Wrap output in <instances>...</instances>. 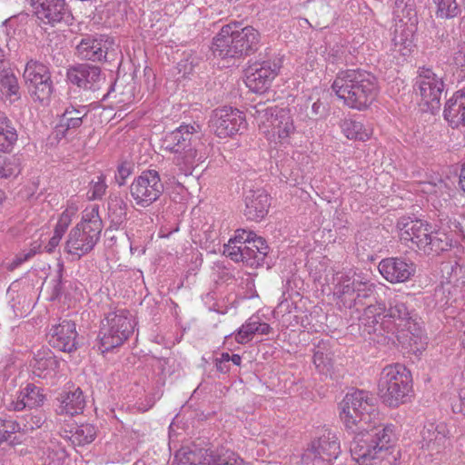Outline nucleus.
Masks as SVG:
<instances>
[{"label": "nucleus", "instance_id": "nucleus-1", "mask_svg": "<svg viewBox=\"0 0 465 465\" xmlns=\"http://www.w3.org/2000/svg\"><path fill=\"white\" fill-rule=\"evenodd\" d=\"M331 89L344 104L359 111L368 108L378 94L376 77L360 69L339 72Z\"/></svg>", "mask_w": 465, "mask_h": 465}, {"label": "nucleus", "instance_id": "nucleus-2", "mask_svg": "<svg viewBox=\"0 0 465 465\" xmlns=\"http://www.w3.org/2000/svg\"><path fill=\"white\" fill-rule=\"evenodd\" d=\"M261 35L252 26L242 27L238 22L223 25L213 40V53L222 59L242 58L260 47Z\"/></svg>", "mask_w": 465, "mask_h": 465}, {"label": "nucleus", "instance_id": "nucleus-3", "mask_svg": "<svg viewBox=\"0 0 465 465\" xmlns=\"http://www.w3.org/2000/svg\"><path fill=\"white\" fill-rule=\"evenodd\" d=\"M351 432L355 436L351 442L350 452L360 465H371L383 450H389L396 441L392 424L371 425Z\"/></svg>", "mask_w": 465, "mask_h": 465}, {"label": "nucleus", "instance_id": "nucleus-4", "mask_svg": "<svg viewBox=\"0 0 465 465\" xmlns=\"http://www.w3.org/2000/svg\"><path fill=\"white\" fill-rule=\"evenodd\" d=\"M376 399L369 391L348 392L339 405L340 418L349 431L382 424L375 407Z\"/></svg>", "mask_w": 465, "mask_h": 465}, {"label": "nucleus", "instance_id": "nucleus-5", "mask_svg": "<svg viewBox=\"0 0 465 465\" xmlns=\"http://www.w3.org/2000/svg\"><path fill=\"white\" fill-rule=\"evenodd\" d=\"M364 318L371 319L368 323L373 325L380 323L389 331H409L412 335H418L420 327L416 322L415 315L411 311L403 297L396 296L389 302L386 310L384 305H370L364 310Z\"/></svg>", "mask_w": 465, "mask_h": 465}, {"label": "nucleus", "instance_id": "nucleus-6", "mask_svg": "<svg viewBox=\"0 0 465 465\" xmlns=\"http://www.w3.org/2000/svg\"><path fill=\"white\" fill-rule=\"evenodd\" d=\"M251 111L258 123L259 130L274 143H284L295 132L293 119L289 108L255 104Z\"/></svg>", "mask_w": 465, "mask_h": 465}, {"label": "nucleus", "instance_id": "nucleus-7", "mask_svg": "<svg viewBox=\"0 0 465 465\" xmlns=\"http://www.w3.org/2000/svg\"><path fill=\"white\" fill-rule=\"evenodd\" d=\"M412 390L411 371L402 364L384 367L378 382L379 395L390 407L404 403Z\"/></svg>", "mask_w": 465, "mask_h": 465}, {"label": "nucleus", "instance_id": "nucleus-8", "mask_svg": "<svg viewBox=\"0 0 465 465\" xmlns=\"http://www.w3.org/2000/svg\"><path fill=\"white\" fill-rule=\"evenodd\" d=\"M102 230L103 222L98 211L92 209L85 213L82 221L68 234L64 248L66 252L77 259L90 252L99 241Z\"/></svg>", "mask_w": 465, "mask_h": 465}, {"label": "nucleus", "instance_id": "nucleus-9", "mask_svg": "<svg viewBox=\"0 0 465 465\" xmlns=\"http://www.w3.org/2000/svg\"><path fill=\"white\" fill-rule=\"evenodd\" d=\"M132 314L124 309L107 313L100 331V347L102 352L120 346L134 331Z\"/></svg>", "mask_w": 465, "mask_h": 465}, {"label": "nucleus", "instance_id": "nucleus-10", "mask_svg": "<svg viewBox=\"0 0 465 465\" xmlns=\"http://www.w3.org/2000/svg\"><path fill=\"white\" fill-rule=\"evenodd\" d=\"M177 465H249L239 455L229 450H212L184 447L175 455Z\"/></svg>", "mask_w": 465, "mask_h": 465}, {"label": "nucleus", "instance_id": "nucleus-11", "mask_svg": "<svg viewBox=\"0 0 465 465\" xmlns=\"http://www.w3.org/2000/svg\"><path fill=\"white\" fill-rule=\"evenodd\" d=\"M23 78L34 100L45 103L50 99L54 84L47 65L36 60H29L25 64Z\"/></svg>", "mask_w": 465, "mask_h": 465}, {"label": "nucleus", "instance_id": "nucleus-12", "mask_svg": "<svg viewBox=\"0 0 465 465\" xmlns=\"http://www.w3.org/2000/svg\"><path fill=\"white\" fill-rule=\"evenodd\" d=\"M129 190L136 205L145 208L160 198L164 187L157 171L146 170L132 182Z\"/></svg>", "mask_w": 465, "mask_h": 465}, {"label": "nucleus", "instance_id": "nucleus-13", "mask_svg": "<svg viewBox=\"0 0 465 465\" xmlns=\"http://www.w3.org/2000/svg\"><path fill=\"white\" fill-rule=\"evenodd\" d=\"M341 453L340 441L337 435L330 430L324 431L302 455L305 465H330Z\"/></svg>", "mask_w": 465, "mask_h": 465}, {"label": "nucleus", "instance_id": "nucleus-14", "mask_svg": "<svg viewBox=\"0 0 465 465\" xmlns=\"http://www.w3.org/2000/svg\"><path fill=\"white\" fill-rule=\"evenodd\" d=\"M244 124L242 113L227 106L213 110L209 120L210 128L220 138L235 134Z\"/></svg>", "mask_w": 465, "mask_h": 465}, {"label": "nucleus", "instance_id": "nucleus-15", "mask_svg": "<svg viewBox=\"0 0 465 465\" xmlns=\"http://www.w3.org/2000/svg\"><path fill=\"white\" fill-rule=\"evenodd\" d=\"M443 89L442 78L431 69L421 68L420 70L415 83V91L431 111L439 109Z\"/></svg>", "mask_w": 465, "mask_h": 465}, {"label": "nucleus", "instance_id": "nucleus-16", "mask_svg": "<svg viewBox=\"0 0 465 465\" xmlns=\"http://www.w3.org/2000/svg\"><path fill=\"white\" fill-rule=\"evenodd\" d=\"M280 68V60L255 63L246 70L245 84L252 92L262 93L269 88Z\"/></svg>", "mask_w": 465, "mask_h": 465}, {"label": "nucleus", "instance_id": "nucleus-17", "mask_svg": "<svg viewBox=\"0 0 465 465\" xmlns=\"http://www.w3.org/2000/svg\"><path fill=\"white\" fill-rule=\"evenodd\" d=\"M67 80L78 87L97 92L105 84V75L100 67L89 64H79L70 67L66 73Z\"/></svg>", "mask_w": 465, "mask_h": 465}, {"label": "nucleus", "instance_id": "nucleus-18", "mask_svg": "<svg viewBox=\"0 0 465 465\" xmlns=\"http://www.w3.org/2000/svg\"><path fill=\"white\" fill-rule=\"evenodd\" d=\"M38 20L52 26L65 20L70 10L65 0H29Z\"/></svg>", "mask_w": 465, "mask_h": 465}, {"label": "nucleus", "instance_id": "nucleus-19", "mask_svg": "<svg viewBox=\"0 0 465 465\" xmlns=\"http://www.w3.org/2000/svg\"><path fill=\"white\" fill-rule=\"evenodd\" d=\"M48 342L53 347L64 352H72L77 349V332L75 323L64 320L53 325L47 333Z\"/></svg>", "mask_w": 465, "mask_h": 465}, {"label": "nucleus", "instance_id": "nucleus-20", "mask_svg": "<svg viewBox=\"0 0 465 465\" xmlns=\"http://www.w3.org/2000/svg\"><path fill=\"white\" fill-rule=\"evenodd\" d=\"M199 125L182 124L175 130L165 134L162 140V148L176 153L194 146L198 138Z\"/></svg>", "mask_w": 465, "mask_h": 465}, {"label": "nucleus", "instance_id": "nucleus-21", "mask_svg": "<svg viewBox=\"0 0 465 465\" xmlns=\"http://www.w3.org/2000/svg\"><path fill=\"white\" fill-rule=\"evenodd\" d=\"M399 237L402 242H411L419 249L426 245L425 239L429 236L430 226L421 220L402 217L397 223Z\"/></svg>", "mask_w": 465, "mask_h": 465}, {"label": "nucleus", "instance_id": "nucleus-22", "mask_svg": "<svg viewBox=\"0 0 465 465\" xmlns=\"http://www.w3.org/2000/svg\"><path fill=\"white\" fill-rule=\"evenodd\" d=\"M378 269L384 279L391 283L407 282L415 273L412 262L398 257L381 260Z\"/></svg>", "mask_w": 465, "mask_h": 465}, {"label": "nucleus", "instance_id": "nucleus-23", "mask_svg": "<svg viewBox=\"0 0 465 465\" xmlns=\"http://www.w3.org/2000/svg\"><path fill=\"white\" fill-rule=\"evenodd\" d=\"M334 295L346 308H351L356 299L361 297V287L366 285L348 273H338L334 278Z\"/></svg>", "mask_w": 465, "mask_h": 465}, {"label": "nucleus", "instance_id": "nucleus-24", "mask_svg": "<svg viewBox=\"0 0 465 465\" xmlns=\"http://www.w3.org/2000/svg\"><path fill=\"white\" fill-rule=\"evenodd\" d=\"M30 365L35 377L52 381L58 372L60 361L49 349H42L35 354Z\"/></svg>", "mask_w": 465, "mask_h": 465}, {"label": "nucleus", "instance_id": "nucleus-25", "mask_svg": "<svg viewBox=\"0 0 465 465\" xmlns=\"http://www.w3.org/2000/svg\"><path fill=\"white\" fill-rule=\"evenodd\" d=\"M244 203V216L247 220L260 222L268 213L270 197L263 189L248 191Z\"/></svg>", "mask_w": 465, "mask_h": 465}, {"label": "nucleus", "instance_id": "nucleus-26", "mask_svg": "<svg viewBox=\"0 0 465 465\" xmlns=\"http://www.w3.org/2000/svg\"><path fill=\"white\" fill-rule=\"evenodd\" d=\"M107 43L102 37L90 35L81 39L76 46L77 54L81 59L93 62L106 61Z\"/></svg>", "mask_w": 465, "mask_h": 465}, {"label": "nucleus", "instance_id": "nucleus-27", "mask_svg": "<svg viewBox=\"0 0 465 465\" xmlns=\"http://www.w3.org/2000/svg\"><path fill=\"white\" fill-rule=\"evenodd\" d=\"M421 448L440 452L447 442V427L444 423L425 424L421 432Z\"/></svg>", "mask_w": 465, "mask_h": 465}, {"label": "nucleus", "instance_id": "nucleus-28", "mask_svg": "<svg viewBox=\"0 0 465 465\" xmlns=\"http://www.w3.org/2000/svg\"><path fill=\"white\" fill-rule=\"evenodd\" d=\"M443 114L452 128L465 125V89L457 91L447 101Z\"/></svg>", "mask_w": 465, "mask_h": 465}, {"label": "nucleus", "instance_id": "nucleus-29", "mask_svg": "<svg viewBox=\"0 0 465 465\" xmlns=\"http://www.w3.org/2000/svg\"><path fill=\"white\" fill-rule=\"evenodd\" d=\"M88 113L86 105L74 106L71 104L67 106L61 117L60 124L56 127V135L65 136L69 130L79 128Z\"/></svg>", "mask_w": 465, "mask_h": 465}, {"label": "nucleus", "instance_id": "nucleus-30", "mask_svg": "<svg viewBox=\"0 0 465 465\" xmlns=\"http://www.w3.org/2000/svg\"><path fill=\"white\" fill-rule=\"evenodd\" d=\"M60 405L56 409L58 414H69L74 416L81 413L85 406V401L83 391L80 388L75 389L64 394H61L58 399Z\"/></svg>", "mask_w": 465, "mask_h": 465}, {"label": "nucleus", "instance_id": "nucleus-31", "mask_svg": "<svg viewBox=\"0 0 465 465\" xmlns=\"http://www.w3.org/2000/svg\"><path fill=\"white\" fill-rule=\"evenodd\" d=\"M313 363L320 372L328 371L333 363L331 340H321L314 344Z\"/></svg>", "mask_w": 465, "mask_h": 465}, {"label": "nucleus", "instance_id": "nucleus-32", "mask_svg": "<svg viewBox=\"0 0 465 465\" xmlns=\"http://www.w3.org/2000/svg\"><path fill=\"white\" fill-rule=\"evenodd\" d=\"M272 330V328L268 323L260 322L258 319L252 317L239 329L235 340L238 343L243 344L251 341L253 334L267 335Z\"/></svg>", "mask_w": 465, "mask_h": 465}, {"label": "nucleus", "instance_id": "nucleus-33", "mask_svg": "<svg viewBox=\"0 0 465 465\" xmlns=\"http://www.w3.org/2000/svg\"><path fill=\"white\" fill-rule=\"evenodd\" d=\"M17 133L7 116L0 112V152H11L17 141Z\"/></svg>", "mask_w": 465, "mask_h": 465}, {"label": "nucleus", "instance_id": "nucleus-34", "mask_svg": "<svg viewBox=\"0 0 465 465\" xmlns=\"http://www.w3.org/2000/svg\"><path fill=\"white\" fill-rule=\"evenodd\" d=\"M126 209L127 204L120 195L110 194L108 198V215L113 226L118 228L126 221Z\"/></svg>", "mask_w": 465, "mask_h": 465}, {"label": "nucleus", "instance_id": "nucleus-35", "mask_svg": "<svg viewBox=\"0 0 465 465\" xmlns=\"http://www.w3.org/2000/svg\"><path fill=\"white\" fill-rule=\"evenodd\" d=\"M426 245H422L420 250L427 254H440L448 251L451 246V241L449 236L440 232H430L425 239Z\"/></svg>", "mask_w": 465, "mask_h": 465}, {"label": "nucleus", "instance_id": "nucleus-36", "mask_svg": "<svg viewBox=\"0 0 465 465\" xmlns=\"http://www.w3.org/2000/svg\"><path fill=\"white\" fill-rule=\"evenodd\" d=\"M248 250L247 265L251 267H258L262 265L263 261L269 252V246L266 241L262 237L251 240L246 245Z\"/></svg>", "mask_w": 465, "mask_h": 465}, {"label": "nucleus", "instance_id": "nucleus-37", "mask_svg": "<svg viewBox=\"0 0 465 465\" xmlns=\"http://www.w3.org/2000/svg\"><path fill=\"white\" fill-rule=\"evenodd\" d=\"M175 154L174 163L185 175L191 174L197 163L201 160V157H197L195 145Z\"/></svg>", "mask_w": 465, "mask_h": 465}, {"label": "nucleus", "instance_id": "nucleus-38", "mask_svg": "<svg viewBox=\"0 0 465 465\" xmlns=\"http://www.w3.org/2000/svg\"><path fill=\"white\" fill-rule=\"evenodd\" d=\"M69 433L70 435H65V437L74 445L84 446L94 440L97 430L94 425L86 423L75 427L74 430H70Z\"/></svg>", "mask_w": 465, "mask_h": 465}, {"label": "nucleus", "instance_id": "nucleus-39", "mask_svg": "<svg viewBox=\"0 0 465 465\" xmlns=\"http://www.w3.org/2000/svg\"><path fill=\"white\" fill-rule=\"evenodd\" d=\"M436 5V15L441 19H452L462 13L461 0H432Z\"/></svg>", "mask_w": 465, "mask_h": 465}, {"label": "nucleus", "instance_id": "nucleus-40", "mask_svg": "<svg viewBox=\"0 0 465 465\" xmlns=\"http://www.w3.org/2000/svg\"><path fill=\"white\" fill-rule=\"evenodd\" d=\"M21 173L20 158L0 154V179L15 178Z\"/></svg>", "mask_w": 465, "mask_h": 465}, {"label": "nucleus", "instance_id": "nucleus-41", "mask_svg": "<svg viewBox=\"0 0 465 465\" xmlns=\"http://www.w3.org/2000/svg\"><path fill=\"white\" fill-rule=\"evenodd\" d=\"M341 130L345 136L351 140L364 141L369 137L362 123L353 119H345L341 124Z\"/></svg>", "mask_w": 465, "mask_h": 465}, {"label": "nucleus", "instance_id": "nucleus-42", "mask_svg": "<svg viewBox=\"0 0 465 465\" xmlns=\"http://www.w3.org/2000/svg\"><path fill=\"white\" fill-rule=\"evenodd\" d=\"M23 396V400L27 405V408L33 409L43 405L45 395L43 393V389L35 386L33 383H29L25 388L20 391Z\"/></svg>", "mask_w": 465, "mask_h": 465}, {"label": "nucleus", "instance_id": "nucleus-43", "mask_svg": "<svg viewBox=\"0 0 465 465\" xmlns=\"http://www.w3.org/2000/svg\"><path fill=\"white\" fill-rule=\"evenodd\" d=\"M248 250L246 245H239L229 240L223 246V254L230 257L234 262H242L247 264Z\"/></svg>", "mask_w": 465, "mask_h": 465}, {"label": "nucleus", "instance_id": "nucleus-44", "mask_svg": "<svg viewBox=\"0 0 465 465\" xmlns=\"http://www.w3.org/2000/svg\"><path fill=\"white\" fill-rule=\"evenodd\" d=\"M107 189L105 183V176L100 174L90 182V187L87 192V197L89 200H100L104 195Z\"/></svg>", "mask_w": 465, "mask_h": 465}, {"label": "nucleus", "instance_id": "nucleus-45", "mask_svg": "<svg viewBox=\"0 0 465 465\" xmlns=\"http://www.w3.org/2000/svg\"><path fill=\"white\" fill-rule=\"evenodd\" d=\"M21 430V425L14 420L0 417V442L7 440L13 433Z\"/></svg>", "mask_w": 465, "mask_h": 465}, {"label": "nucleus", "instance_id": "nucleus-46", "mask_svg": "<svg viewBox=\"0 0 465 465\" xmlns=\"http://www.w3.org/2000/svg\"><path fill=\"white\" fill-rule=\"evenodd\" d=\"M25 420V422L23 424V428H21L24 431L34 430L41 428L45 422V418L42 413L27 415Z\"/></svg>", "mask_w": 465, "mask_h": 465}, {"label": "nucleus", "instance_id": "nucleus-47", "mask_svg": "<svg viewBox=\"0 0 465 465\" xmlns=\"http://www.w3.org/2000/svg\"><path fill=\"white\" fill-rule=\"evenodd\" d=\"M134 170L133 164L130 162L124 161L121 163L117 167L115 173V181L119 186H123L125 183V180L132 174Z\"/></svg>", "mask_w": 465, "mask_h": 465}, {"label": "nucleus", "instance_id": "nucleus-48", "mask_svg": "<svg viewBox=\"0 0 465 465\" xmlns=\"http://www.w3.org/2000/svg\"><path fill=\"white\" fill-rule=\"evenodd\" d=\"M162 395L163 393L160 391H155L147 394L143 400L137 402V409L142 412L147 411L158 400H160Z\"/></svg>", "mask_w": 465, "mask_h": 465}, {"label": "nucleus", "instance_id": "nucleus-49", "mask_svg": "<svg viewBox=\"0 0 465 465\" xmlns=\"http://www.w3.org/2000/svg\"><path fill=\"white\" fill-rule=\"evenodd\" d=\"M73 212L65 210L59 217L54 232L64 235L72 222Z\"/></svg>", "mask_w": 465, "mask_h": 465}, {"label": "nucleus", "instance_id": "nucleus-50", "mask_svg": "<svg viewBox=\"0 0 465 465\" xmlns=\"http://www.w3.org/2000/svg\"><path fill=\"white\" fill-rule=\"evenodd\" d=\"M35 254V251L33 249L26 251V252L24 251V252L18 253L11 263L12 268L18 267L23 262L31 259Z\"/></svg>", "mask_w": 465, "mask_h": 465}, {"label": "nucleus", "instance_id": "nucleus-51", "mask_svg": "<svg viewBox=\"0 0 465 465\" xmlns=\"http://www.w3.org/2000/svg\"><path fill=\"white\" fill-rule=\"evenodd\" d=\"M452 410L465 415V388L460 390L459 399L452 403Z\"/></svg>", "mask_w": 465, "mask_h": 465}, {"label": "nucleus", "instance_id": "nucleus-52", "mask_svg": "<svg viewBox=\"0 0 465 465\" xmlns=\"http://www.w3.org/2000/svg\"><path fill=\"white\" fill-rule=\"evenodd\" d=\"M25 408H27V405L25 402V400H23L21 393H19L15 401H11V402L7 405V409L14 411H21Z\"/></svg>", "mask_w": 465, "mask_h": 465}, {"label": "nucleus", "instance_id": "nucleus-53", "mask_svg": "<svg viewBox=\"0 0 465 465\" xmlns=\"http://www.w3.org/2000/svg\"><path fill=\"white\" fill-rule=\"evenodd\" d=\"M64 456H59L58 452L51 451L45 460V465H61Z\"/></svg>", "mask_w": 465, "mask_h": 465}, {"label": "nucleus", "instance_id": "nucleus-54", "mask_svg": "<svg viewBox=\"0 0 465 465\" xmlns=\"http://www.w3.org/2000/svg\"><path fill=\"white\" fill-rule=\"evenodd\" d=\"M453 60L456 65L465 67V45L460 46L459 50L454 54Z\"/></svg>", "mask_w": 465, "mask_h": 465}, {"label": "nucleus", "instance_id": "nucleus-55", "mask_svg": "<svg viewBox=\"0 0 465 465\" xmlns=\"http://www.w3.org/2000/svg\"><path fill=\"white\" fill-rule=\"evenodd\" d=\"M325 112V107L320 101H316L312 104V112L310 117L316 118L322 116Z\"/></svg>", "mask_w": 465, "mask_h": 465}, {"label": "nucleus", "instance_id": "nucleus-56", "mask_svg": "<svg viewBox=\"0 0 465 465\" xmlns=\"http://www.w3.org/2000/svg\"><path fill=\"white\" fill-rule=\"evenodd\" d=\"M246 231L245 230H237L236 235L234 238L231 239L234 243H237L239 245H247L250 242L248 238L245 236Z\"/></svg>", "mask_w": 465, "mask_h": 465}, {"label": "nucleus", "instance_id": "nucleus-57", "mask_svg": "<svg viewBox=\"0 0 465 465\" xmlns=\"http://www.w3.org/2000/svg\"><path fill=\"white\" fill-rule=\"evenodd\" d=\"M59 269L57 270L56 274V284L54 286L53 295L58 296L61 292V284H62V276L64 267L62 264H58Z\"/></svg>", "mask_w": 465, "mask_h": 465}, {"label": "nucleus", "instance_id": "nucleus-58", "mask_svg": "<svg viewBox=\"0 0 465 465\" xmlns=\"http://www.w3.org/2000/svg\"><path fill=\"white\" fill-rule=\"evenodd\" d=\"M63 235L54 232L53 237L50 239L48 245L46 246L47 252H51L60 242Z\"/></svg>", "mask_w": 465, "mask_h": 465}, {"label": "nucleus", "instance_id": "nucleus-59", "mask_svg": "<svg viewBox=\"0 0 465 465\" xmlns=\"http://www.w3.org/2000/svg\"><path fill=\"white\" fill-rule=\"evenodd\" d=\"M215 367L218 371L221 373H228L230 371V363H227L225 361H214Z\"/></svg>", "mask_w": 465, "mask_h": 465}, {"label": "nucleus", "instance_id": "nucleus-60", "mask_svg": "<svg viewBox=\"0 0 465 465\" xmlns=\"http://www.w3.org/2000/svg\"><path fill=\"white\" fill-rule=\"evenodd\" d=\"M366 287L361 286V297H368L372 292L371 284H368L367 282H363Z\"/></svg>", "mask_w": 465, "mask_h": 465}, {"label": "nucleus", "instance_id": "nucleus-61", "mask_svg": "<svg viewBox=\"0 0 465 465\" xmlns=\"http://www.w3.org/2000/svg\"><path fill=\"white\" fill-rule=\"evenodd\" d=\"M230 362L235 366H240L242 363V358L239 354H232L230 356Z\"/></svg>", "mask_w": 465, "mask_h": 465}, {"label": "nucleus", "instance_id": "nucleus-62", "mask_svg": "<svg viewBox=\"0 0 465 465\" xmlns=\"http://www.w3.org/2000/svg\"><path fill=\"white\" fill-rule=\"evenodd\" d=\"M230 354L228 352H223L220 357H217L214 361H225L227 363H230Z\"/></svg>", "mask_w": 465, "mask_h": 465}, {"label": "nucleus", "instance_id": "nucleus-63", "mask_svg": "<svg viewBox=\"0 0 465 465\" xmlns=\"http://www.w3.org/2000/svg\"><path fill=\"white\" fill-rule=\"evenodd\" d=\"M246 238H248L250 241L252 240H254L256 239L258 236H256V234L253 232H247L246 231V234H245Z\"/></svg>", "mask_w": 465, "mask_h": 465}, {"label": "nucleus", "instance_id": "nucleus-64", "mask_svg": "<svg viewBox=\"0 0 465 465\" xmlns=\"http://www.w3.org/2000/svg\"><path fill=\"white\" fill-rule=\"evenodd\" d=\"M113 89H114L113 84H110L109 89H108L107 93L105 94H104L103 99L106 98L110 94V93L113 91Z\"/></svg>", "mask_w": 465, "mask_h": 465}]
</instances>
